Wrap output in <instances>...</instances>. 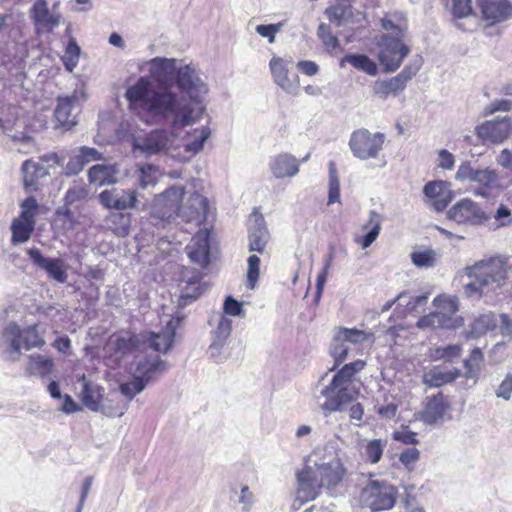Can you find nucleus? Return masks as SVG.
<instances>
[{
  "instance_id": "1",
  "label": "nucleus",
  "mask_w": 512,
  "mask_h": 512,
  "mask_svg": "<svg viewBox=\"0 0 512 512\" xmlns=\"http://www.w3.org/2000/svg\"><path fill=\"white\" fill-rule=\"evenodd\" d=\"M174 82L186 96L172 85L154 87L148 76H140L124 94L129 112L147 125L165 123L173 131L194 125L205 112L208 85L191 64L180 65Z\"/></svg>"
},
{
  "instance_id": "2",
  "label": "nucleus",
  "mask_w": 512,
  "mask_h": 512,
  "mask_svg": "<svg viewBox=\"0 0 512 512\" xmlns=\"http://www.w3.org/2000/svg\"><path fill=\"white\" fill-rule=\"evenodd\" d=\"M511 268L512 259L501 255L485 257L466 266L463 274L471 281L463 286L464 295L480 299L498 294L507 285Z\"/></svg>"
},
{
  "instance_id": "3",
  "label": "nucleus",
  "mask_w": 512,
  "mask_h": 512,
  "mask_svg": "<svg viewBox=\"0 0 512 512\" xmlns=\"http://www.w3.org/2000/svg\"><path fill=\"white\" fill-rule=\"evenodd\" d=\"M45 344L43 336L33 324L21 328L17 323H8L0 333V350L9 361L16 362L21 356V349L41 348Z\"/></svg>"
},
{
  "instance_id": "4",
  "label": "nucleus",
  "mask_w": 512,
  "mask_h": 512,
  "mask_svg": "<svg viewBox=\"0 0 512 512\" xmlns=\"http://www.w3.org/2000/svg\"><path fill=\"white\" fill-rule=\"evenodd\" d=\"M374 334L357 328L339 327L335 330L330 354L338 365L345 361L352 350H359L366 343H373Z\"/></svg>"
},
{
  "instance_id": "5",
  "label": "nucleus",
  "mask_w": 512,
  "mask_h": 512,
  "mask_svg": "<svg viewBox=\"0 0 512 512\" xmlns=\"http://www.w3.org/2000/svg\"><path fill=\"white\" fill-rule=\"evenodd\" d=\"M398 490L383 480H370L360 493V504L372 512L390 510L394 507Z\"/></svg>"
},
{
  "instance_id": "6",
  "label": "nucleus",
  "mask_w": 512,
  "mask_h": 512,
  "mask_svg": "<svg viewBox=\"0 0 512 512\" xmlns=\"http://www.w3.org/2000/svg\"><path fill=\"white\" fill-rule=\"evenodd\" d=\"M378 61L386 73H393L400 68L403 60L411 49L404 39L394 38L391 34H383L377 41Z\"/></svg>"
},
{
  "instance_id": "7",
  "label": "nucleus",
  "mask_w": 512,
  "mask_h": 512,
  "mask_svg": "<svg viewBox=\"0 0 512 512\" xmlns=\"http://www.w3.org/2000/svg\"><path fill=\"white\" fill-rule=\"evenodd\" d=\"M386 136L382 132H371L366 128L353 131L349 139V148L359 160L377 159L383 150Z\"/></svg>"
},
{
  "instance_id": "8",
  "label": "nucleus",
  "mask_w": 512,
  "mask_h": 512,
  "mask_svg": "<svg viewBox=\"0 0 512 512\" xmlns=\"http://www.w3.org/2000/svg\"><path fill=\"white\" fill-rule=\"evenodd\" d=\"M455 179L477 184L474 194L480 197H487L490 191L500 187L499 176L495 170L474 168L470 162H464L458 167Z\"/></svg>"
},
{
  "instance_id": "9",
  "label": "nucleus",
  "mask_w": 512,
  "mask_h": 512,
  "mask_svg": "<svg viewBox=\"0 0 512 512\" xmlns=\"http://www.w3.org/2000/svg\"><path fill=\"white\" fill-rule=\"evenodd\" d=\"M447 218L459 225L476 227L485 224L490 215L479 203L470 198H463L447 211Z\"/></svg>"
},
{
  "instance_id": "10",
  "label": "nucleus",
  "mask_w": 512,
  "mask_h": 512,
  "mask_svg": "<svg viewBox=\"0 0 512 512\" xmlns=\"http://www.w3.org/2000/svg\"><path fill=\"white\" fill-rule=\"evenodd\" d=\"M168 132L155 129L143 135H133L131 139L132 152L136 157H150L162 153L170 146Z\"/></svg>"
},
{
  "instance_id": "11",
  "label": "nucleus",
  "mask_w": 512,
  "mask_h": 512,
  "mask_svg": "<svg viewBox=\"0 0 512 512\" xmlns=\"http://www.w3.org/2000/svg\"><path fill=\"white\" fill-rule=\"evenodd\" d=\"M184 197V188L181 186H171L163 193L156 195L151 209V217L170 221L175 216L179 217L181 200Z\"/></svg>"
},
{
  "instance_id": "12",
  "label": "nucleus",
  "mask_w": 512,
  "mask_h": 512,
  "mask_svg": "<svg viewBox=\"0 0 512 512\" xmlns=\"http://www.w3.org/2000/svg\"><path fill=\"white\" fill-rule=\"evenodd\" d=\"M58 5L59 3H55L49 9L47 0L34 1L29 10V15L37 34L51 33L60 25L62 15L57 11Z\"/></svg>"
},
{
  "instance_id": "13",
  "label": "nucleus",
  "mask_w": 512,
  "mask_h": 512,
  "mask_svg": "<svg viewBox=\"0 0 512 512\" xmlns=\"http://www.w3.org/2000/svg\"><path fill=\"white\" fill-rule=\"evenodd\" d=\"M475 134L484 144L503 143L512 134V119L505 116L486 120L475 127Z\"/></svg>"
},
{
  "instance_id": "14",
  "label": "nucleus",
  "mask_w": 512,
  "mask_h": 512,
  "mask_svg": "<svg viewBox=\"0 0 512 512\" xmlns=\"http://www.w3.org/2000/svg\"><path fill=\"white\" fill-rule=\"evenodd\" d=\"M321 394L326 398L321 408L325 414H328L342 411L346 404L356 399L358 392L352 386H333L331 382L322 389Z\"/></svg>"
},
{
  "instance_id": "15",
  "label": "nucleus",
  "mask_w": 512,
  "mask_h": 512,
  "mask_svg": "<svg viewBox=\"0 0 512 512\" xmlns=\"http://www.w3.org/2000/svg\"><path fill=\"white\" fill-rule=\"evenodd\" d=\"M27 254L31 262L37 268L44 270L49 278L58 283L67 281V265L61 258L45 257L36 247L29 248Z\"/></svg>"
},
{
  "instance_id": "16",
  "label": "nucleus",
  "mask_w": 512,
  "mask_h": 512,
  "mask_svg": "<svg viewBox=\"0 0 512 512\" xmlns=\"http://www.w3.org/2000/svg\"><path fill=\"white\" fill-rule=\"evenodd\" d=\"M314 471L320 486L325 488L330 495H334L336 489L342 484L346 473L341 460L338 458L330 462L316 464V470Z\"/></svg>"
},
{
  "instance_id": "17",
  "label": "nucleus",
  "mask_w": 512,
  "mask_h": 512,
  "mask_svg": "<svg viewBox=\"0 0 512 512\" xmlns=\"http://www.w3.org/2000/svg\"><path fill=\"white\" fill-rule=\"evenodd\" d=\"M290 61L281 57L274 56L269 62L272 78L277 86L286 93L297 95L299 92V77L289 74Z\"/></svg>"
},
{
  "instance_id": "18",
  "label": "nucleus",
  "mask_w": 512,
  "mask_h": 512,
  "mask_svg": "<svg viewBox=\"0 0 512 512\" xmlns=\"http://www.w3.org/2000/svg\"><path fill=\"white\" fill-rule=\"evenodd\" d=\"M423 193L426 204L436 212L444 211L453 199L450 183L442 180L425 184Z\"/></svg>"
},
{
  "instance_id": "19",
  "label": "nucleus",
  "mask_w": 512,
  "mask_h": 512,
  "mask_svg": "<svg viewBox=\"0 0 512 512\" xmlns=\"http://www.w3.org/2000/svg\"><path fill=\"white\" fill-rule=\"evenodd\" d=\"M297 492L293 506L299 508L302 504L314 500L322 488L318 477L311 467H305L297 474Z\"/></svg>"
},
{
  "instance_id": "20",
  "label": "nucleus",
  "mask_w": 512,
  "mask_h": 512,
  "mask_svg": "<svg viewBox=\"0 0 512 512\" xmlns=\"http://www.w3.org/2000/svg\"><path fill=\"white\" fill-rule=\"evenodd\" d=\"M144 65L147 67L150 80L154 79L158 85L154 87H159L161 85H171L169 80L172 78L175 79L177 75V71L179 69L178 61L174 58H165V57H155L146 61Z\"/></svg>"
},
{
  "instance_id": "21",
  "label": "nucleus",
  "mask_w": 512,
  "mask_h": 512,
  "mask_svg": "<svg viewBox=\"0 0 512 512\" xmlns=\"http://www.w3.org/2000/svg\"><path fill=\"white\" fill-rule=\"evenodd\" d=\"M137 191L130 189H109L99 194L100 203L109 209L128 210L136 208Z\"/></svg>"
},
{
  "instance_id": "22",
  "label": "nucleus",
  "mask_w": 512,
  "mask_h": 512,
  "mask_svg": "<svg viewBox=\"0 0 512 512\" xmlns=\"http://www.w3.org/2000/svg\"><path fill=\"white\" fill-rule=\"evenodd\" d=\"M207 208V198L195 192L181 204L179 217L186 223L200 225L206 219Z\"/></svg>"
},
{
  "instance_id": "23",
  "label": "nucleus",
  "mask_w": 512,
  "mask_h": 512,
  "mask_svg": "<svg viewBox=\"0 0 512 512\" xmlns=\"http://www.w3.org/2000/svg\"><path fill=\"white\" fill-rule=\"evenodd\" d=\"M189 259L205 268L210 263V231L208 229L198 231L186 246Z\"/></svg>"
},
{
  "instance_id": "24",
  "label": "nucleus",
  "mask_w": 512,
  "mask_h": 512,
  "mask_svg": "<svg viewBox=\"0 0 512 512\" xmlns=\"http://www.w3.org/2000/svg\"><path fill=\"white\" fill-rule=\"evenodd\" d=\"M269 170L276 179L293 178L300 170V161L289 153H280L270 158Z\"/></svg>"
},
{
  "instance_id": "25",
  "label": "nucleus",
  "mask_w": 512,
  "mask_h": 512,
  "mask_svg": "<svg viewBox=\"0 0 512 512\" xmlns=\"http://www.w3.org/2000/svg\"><path fill=\"white\" fill-rule=\"evenodd\" d=\"M180 321L181 318L179 316L171 317L167 321L165 328L160 332H150L147 338L149 346L157 352L167 353L173 345L176 329Z\"/></svg>"
},
{
  "instance_id": "26",
  "label": "nucleus",
  "mask_w": 512,
  "mask_h": 512,
  "mask_svg": "<svg viewBox=\"0 0 512 512\" xmlns=\"http://www.w3.org/2000/svg\"><path fill=\"white\" fill-rule=\"evenodd\" d=\"M134 374L137 377L145 379L148 383L152 379L165 373L169 366L166 361H163L159 356H140L134 362Z\"/></svg>"
},
{
  "instance_id": "27",
  "label": "nucleus",
  "mask_w": 512,
  "mask_h": 512,
  "mask_svg": "<svg viewBox=\"0 0 512 512\" xmlns=\"http://www.w3.org/2000/svg\"><path fill=\"white\" fill-rule=\"evenodd\" d=\"M101 159L102 153L96 148L88 146L79 147L75 154L69 158L64 168V173L66 176L77 175L86 165Z\"/></svg>"
},
{
  "instance_id": "28",
  "label": "nucleus",
  "mask_w": 512,
  "mask_h": 512,
  "mask_svg": "<svg viewBox=\"0 0 512 512\" xmlns=\"http://www.w3.org/2000/svg\"><path fill=\"white\" fill-rule=\"evenodd\" d=\"M78 98L76 95L58 98L57 107L55 109V118L59 125L64 129H71L76 125V109Z\"/></svg>"
},
{
  "instance_id": "29",
  "label": "nucleus",
  "mask_w": 512,
  "mask_h": 512,
  "mask_svg": "<svg viewBox=\"0 0 512 512\" xmlns=\"http://www.w3.org/2000/svg\"><path fill=\"white\" fill-rule=\"evenodd\" d=\"M483 17L492 23L508 19L512 13V6L508 0H478Z\"/></svg>"
},
{
  "instance_id": "30",
  "label": "nucleus",
  "mask_w": 512,
  "mask_h": 512,
  "mask_svg": "<svg viewBox=\"0 0 512 512\" xmlns=\"http://www.w3.org/2000/svg\"><path fill=\"white\" fill-rule=\"evenodd\" d=\"M23 173V184L26 190H36L39 179L49 175L48 168L32 159L23 162L21 167Z\"/></svg>"
},
{
  "instance_id": "31",
  "label": "nucleus",
  "mask_w": 512,
  "mask_h": 512,
  "mask_svg": "<svg viewBox=\"0 0 512 512\" xmlns=\"http://www.w3.org/2000/svg\"><path fill=\"white\" fill-rule=\"evenodd\" d=\"M118 173L116 165L97 164L88 170V180L96 186L115 184Z\"/></svg>"
},
{
  "instance_id": "32",
  "label": "nucleus",
  "mask_w": 512,
  "mask_h": 512,
  "mask_svg": "<svg viewBox=\"0 0 512 512\" xmlns=\"http://www.w3.org/2000/svg\"><path fill=\"white\" fill-rule=\"evenodd\" d=\"M269 239V233L262 216H257L255 222L249 227V250L263 253Z\"/></svg>"
},
{
  "instance_id": "33",
  "label": "nucleus",
  "mask_w": 512,
  "mask_h": 512,
  "mask_svg": "<svg viewBox=\"0 0 512 512\" xmlns=\"http://www.w3.org/2000/svg\"><path fill=\"white\" fill-rule=\"evenodd\" d=\"M446 411L443 394L438 393L426 399L424 409L422 411V420L426 424H434L441 420Z\"/></svg>"
},
{
  "instance_id": "34",
  "label": "nucleus",
  "mask_w": 512,
  "mask_h": 512,
  "mask_svg": "<svg viewBox=\"0 0 512 512\" xmlns=\"http://www.w3.org/2000/svg\"><path fill=\"white\" fill-rule=\"evenodd\" d=\"M210 136L211 129L207 125L191 130L187 133L184 139L185 152L189 153L190 156L200 153L204 148L205 142Z\"/></svg>"
},
{
  "instance_id": "35",
  "label": "nucleus",
  "mask_w": 512,
  "mask_h": 512,
  "mask_svg": "<svg viewBox=\"0 0 512 512\" xmlns=\"http://www.w3.org/2000/svg\"><path fill=\"white\" fill-rule=\"evenodd\" d=\"M459 376L460 371L458 369L444 370L439 366H435L424 372L422 380L429 387H440L454 381Z\"/></svg>"
},
{
  "instance_id": "36",
  "label": "nucleus",
  "mask_w": 512,
  "mask_h": 512,
  "mask_svg": "<svg viewBox=\"0 0 512 512\" xmlns=\"http://www.w3.org/2000/svg\"><path fill=\"white\" fill-rule=\"evenodd\" d=\"M83 382L82 390L80 392L82 403L92 411L100 409V400L102 398L101 387L91 381H88L83 375L80 379Z\"/></svg>"
},
{
  "instance_id": "37",
  "label": "nucleus",
  "mask_w": 512,
  "mask_h": 512,
  "mask_svg": "<svg viewBox=\"0 0 512 512\" xmlns=\"http://www.w3.org/2000/svg\"><path fill=\"white\" fill-rule=\"evenodd\" d=\"M381 26L394 38L404 39L408 30L406 18L403 13L395 12L386 15L381 20Z\"/></svg>"
},
{
  "instance_id": "38",
  "label": "nucleus",
  "mask_w": 512,
  "mask_h": 512,
  "mask_svg": "<svg viewBox=\"0 0 512 512\" xmlns=\"http://www.w3.org/2000/svg\"><path fill=\"white\" fill-rule=\"evenodd\" d=\"M205 288L206 287L201 283V278L198 274L193 275L187 280H184L181 283L179 305H188L191 301L198 298L204 292Z\"/></svg>"
},
{
  "instance_id": "39",
  "label": "nucleus",
  "mask_w": 512,
  "mask_h": 512,
  "mask_svg": "<svg viewBox=\"0 0 512 512\" xmlns=\"http://www.w3.org/2000/svg\"><path fill=\"white\" fill-rule=\"evenodd\" d=\"M363 230L367 231L357 242L366 249L377 239L381 230V215L374 210L369 212L368 221L363 225Z\"/></svg>"
},
{
  "instance_id": "40",
  "label": "nucleus",
  "mask_w": 512,
  "mask_h": 512,
  "mask_svg": "<svg viewBox=\"0 0 512 512\" xmlns=\"http://www.w3.org/2000/svg\"><path fill=\"white\" fill-rule=\"evenodd\" d=\"M457 320L454 318H447L442 313L436 311L422 316L416 323L419 329H437L446 328L452 329L456 327Z\"/></svg>"
},
{
  "instance_id": "41",
  "label": "nucleus",
  "mask_w": 512,
  "mask_h": 512,
  "mask_svg": "<svg viewBox=\"0 0 512 512\" xmlns=\"http://www.w3.org/2000/svg\"><path fill=\"white\" fill-rule=\"evenodd\" d=\"M54 369V362L51 358L42 354H31L27 371L30 375L39 376L41 378L47 377Z\"/></svg>"
},
{
  "instance_id": "42",
  "label": "nucleus",
  "mask_w": 512,
  "mask_h": 512,
  "mask_svg": "<svg viewBox=\"0 0 512 512\" xmlns=\"http://www.w3.org/2000/svg\"><path fill=\"white\" fill-rule=\"evenodd\" d=\"M345 63L351 64L355 69L370 76H376L378 73L377 64L364 54H347L340 61V66L343 67Z\"/></svg>"
},
{
  "instance_id": "43",
  "label": "nucleus",
  "mask_w": 512,
  "mask_h": 512,
  "mask_svg": "<svg viewBox=\"0 0 512 512\" xmlns=\"http://www.w3.org/2000/svg\"><path fill=\"white\" fill-rule=\"evenodd\" d=\"M405 87L396 76L388 79H378L372 86L373 93L381 99H386L390 95H398Z\"/></svg>"
},
{
  "instance_id": "44",
  "label": "nucleus",
  "mask_w": 512,
  "mask_h": 512,
  "mask_svg": "<svg viewBox=\"0 0 512 512\" xmlns=\"http://www.w3.org/2000/svg\"><path fill=\"white\" fill-rule=\"evenodd\" d=\"M366 363L363 360H356L354 362L345 364L332 378L333 386L347 385L351 386L352 379L356 373L365 367Z\"/></svg>"
},
{
  "instance_id": "45",
  "label": "nucleus",
  "mask_w": 512,
  "mask_h": 512,
  "mask_svg": "<svg viewBox=\"0 0 512 512\" xmlns=\"http://www.w3.org/2000/svg\"><path fill=\"white\" fill-rule=\"evenodd\" d=\"M325 14L330 22L341 26L352 17V6L349 3H344L339 0L337 3L329 6Z\"/></svg>"
},
{
  "instance_id": "46",
  "label": "nucleus",
  "mask_w": 512,
  "mask_h": 512,
  "mask_svg": "<svg viewBox=\"0 0 512 512\" xmlns=\"http://www.w3.org/2000/svg\"><path fill=\"white\" fill-rule=\"evenodd\" d=\"M497 328V314L488 312L481 314L471 324L470 334L473 337H479L488 331H493Z\"/></svg>"
},
{
  "instance_id": "47",
  "label": "nucleus",
  "mask_w": 512,
  "mask_h": 512,
  "mask_svg": "<svg viewBox=\"0 0 512 512\" xmlns=\"http://www.w3.org/2000/svg\"><path fill=\"white\" fill-rule=\"evenodd\" d=\"M35 230V224L24 222L19 218L13 219L11 223V242L13 244H21L27 242Z\"/></svg>"
},
{
  "instance_id": "48",
  "label": "nucleus",
  "mask_w": 512,
  "mask_h": 512,
  "mask_svg": "<svg viewBox=\"0 0 512 512\" xmlns=\"http://www.w3.org/2000/svg\"><path fill=\"white\" fill-rule=\"evenodd\" d=\"M130 222V216L123 213H111L106 219L108 228L118 237L129 234Z\"/></svg>"
},
{
  "instance_id": "49",
  "label": "nucleus",
  "mask_w": 512,
  "mask_h": 512,
  "mask_svg": "<svg viewBox=\"0 0 512 512\" xmlns=\"http://www.w3.org/2000/svg\"><path fill=\"white\" fill-rule=\"evenodd\" d=\"M232 330V321L225 315H221L214 330L213 342L210 345V350H217L221 348L230 336Z\"/></svg>"
},
{
  "instance_id": "50",
  "label": "nucleus",
  "mask_w": 512,
  "mask_h": 512,
  "mask_svg": "<svg viewBox=\"0 0 512 512\" xmlns=\"http://www.w3.org/2000/svg\"><path fill=\"white\" fill-rule=\"evenodd\" d=\"M137 173L139 187L142 189L155 186L161 175L158 167L153 164L139 165Z\"/></svg>"
},
{
  "instance_id": "51",
  "label": "nucleus",
  "mask_w": 512,
  "mask_h": 512,
  "mask_svg": "<svg viewBox=\"0 0 512 512\" xmlns=\"http://www.w3.org/2000/svg\"><path fill=\"white\" fill-rule=\"evenodd\" d=\"M433 306L437 313H442L447 318H453L459 309L457 298L444 294L434 298Z\"/></svg>"
},
{
  "instance_id": "52",
  "label": "nucleus",
  "mask_w": 512,
  "mask_h": 512,
  "mask_svg": "<svg viewBox=\"0 0 512 512\" xmlns=\"http://www.w3.org/2000/svg\"><path fill=\"white\" fill-rule=\"evenodd\" d=\"M317 36L321 40L327 52L333 53L336 50H341L340 41L338 37L332 33L329 25L325 23L319 24L317 28Z\"/></svg>"
},
{
  "instance_id": "53",
  "label": "nucleus",
  "mask_w": 512,
  "mask_h": 512,
  "mask_svg": "<svg viewBox=\"0 0 512 512\" xmlns=\"http://www.w3.org/2000/svg\"><path fill=\"white\" fill-rule=\"evenodd\" d=\"M329 169V189L327 204L331 205L340 202V181L337 168L334 162L330 161L328 164Z\"/></svg>"
},
{
  "instance_id": "54",
  "label": "nucleus",
  "mask_w": 512,
  "mask_h": 512,
  "mask_svg": "<svg viewBox=\"0 0 512 512\" xmlns=\"http://www.w3.org/2000/svg\"><path fill=\"white\" fill-rule=\"evenodd\" d=\"M20 214L17 218L24 222H31L36 225V216L39 213V204L35 197L30 196L20 203Z\"/></svg>"
},
{
  "instance_id": "55",
  "label": "nucleus",
  "mask_w": 512,
  "mask_h": 512,
  "mask_svg": "<svg viewBox=\"0 0 512 512\" xmlns=\"http://www.w3.org/2000/svg\"><path fill=\"white\" fill-rule=\"evenodd\" d=\"M80 57V47L74 39H70L66 47L65 53L61 60L67 71L72 72L78 65Z\"/></svg>"
},
{
  "instance_id": "56",
  "label": "nucleus",
  "mask_w": 512,
  "mask_h": 512,
  "mask_svg": "<svg viewBox=\"0 0 512 512\" xmlns=\"http://www.w3.org/2000/svg\"><path fill=\"white\" fill-rule=\"evenodd\" d=\"M387 442L381 439H373L364 446V454L367 460L373 464L381 460Z\"/></svg>"
},
{
  "instance_id": "57",
  "label": "nucleus",
  "mask_w": 512,
  "mask_h": 512,
  "mask_svg": "<svg viewBox=\"0 0 512 512\" xmlns=\"http://www.w3.org/2000/svg\"><path fill=\"white\" fill-rule=\"evenodd\" d=\"M148 383L145 382V379L141 377H137L136 374L133 375L131 381L122 383L120 385V391L123 395L127 396L129 399H132L135 395L142 392Z\"/></svg>"
},
{
  "instance_id": "58",
  "label": "nucleus",
  "mask_w": 512,
  "mask_h": 512,
  "mask_svg": "<svg viewBox=\"0 0 512 512\" xmlns=\"http://www.w3.org/2000/svg\"><path fill=\"white\" fill-rule=\"evenodd\" d=\"M9 138L10 140L12 141L13 143V149L18 146L19 144H24V145H28V148H20V147H17L16 148V151L19 152V153H22V154H29V153H32L34 150H35V141L34 139L27 135L26 133L24 132H17L13 135H9Z\"/></svg>"
},
{
  "instance_id": "59",
  "label": "nucleus",
  "mask_w": 512,
  "mask_h": 512,
  "mask_svg": "<svg viewBox=\"0 0 512 512\" xmlns=\"http://www.w3.org/2000/svg\"><path fill=\"white\" fill-rule=\"evenodd\" d=\"M411 260L417 267H432L436 262V254L433 250L413 252Z\"/></svg>"
},
{
  "instance_id": "60",
  "label": "nucleus",
  "mask_w": 512,
  "mask_h": 512,
  "mask_svg": "<svg viewBox=\"0 0 512 512\" xmlns=\"http://www.w3.org/2000/svg\"><path fill=\"white\" fill-rule=\"evenodd\" d=\"M248 271H247V283L248 286L253 289L256 285V282L259 278V265L260 259L256 255H251L248 257Z\"/></svg>"
},
{
  "instance_id": "61",
  "label": "nucleus",
  "mask_w": 512,
  "mask_h": 512,
  "mask_svg": "<svg viewBox=\"0 0 512 512\" xmlns=\"http://www.w3.org/2000/svg\"><path fill=\"white\" fill-rule=\"evenodd\" d=\"M422 65L421 58L415 61L413 64L406 65L403 70L396 75V78L399 79L401 84L406 88L407 83L417 74L420 67Z\"/></svg>"
},
{
  "instance_id": "62",
  "label": "nucleus",
  "mask_w": 512,
  "mask_h": 512,
  "mask_svg": "<svg viewBox=\"0 0 512 512\" xmlns=\"http://www.w3.org/2000/svg\"><path fill=\"white\" fill-rule=\"evenodd\" d=\"M238 503L241 505V510L243 512H248L253 507L255 503V497L247 485H243L241 487L238 495Z\"/></svg>"
},
{
  "instance_id": "63",
  "label": "nucleus",
  "mask_w": 512,
  "mask_h": 512,
  "mask_svg": "<svg viewBox=\"0 0 512 512\" xmlns=\"http://www.w3.org/2000/svg\"><path fill=\"white\" fill-rule=\"evenodd\" d=\"M497 327L504 338L512 339V317L505 313L497 315Z\"/></svg>"
},
{
  "instance_id": "64",
  "label": "nucleus",
  "mask_w": 512,
  "mask_h": 512,
  "mask_svg": "<svg viewBox=\"0 0 512 512\" xmlns=\"http://www.w3.org/2000/svg\"><path fill=\"white\" fill-rule=\"evenodd\" d=\"M498 398L510 400L512 395V373H507L495 391Z\"/></svg>"
}]
</instances>
